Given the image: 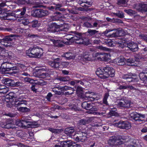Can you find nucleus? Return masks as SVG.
<instances>
[{
	"label": "nucleus",
	"instance_id": "nucleus-1",
	"mask_svg": "<svg viewBox=\"0 0 147 147\" xmlns=\"http://www.w3.org/2000/svg\"><path fill=\"white\" fill-rule=\"evenodd\" d=\"M64 133L76 141L83 142L86 139L87 134L85 133L80 132L76 134V131L73 127L65 128Z\"/></svg>",
	"mask_w": 147,
	"mask_h": 147
},
{
	"label": "nucleus",
	"instance_id": "nucleus-2",
	"mask_svg": "<svg viewBox=\"0 0 147 147\" xmlns=\"http://www.w3.org/2000/svg\"><path fill=\"white\" fill-rule=\"evenodd\" d=\"M19 66L21 68V70L16 67H12V64L11 63L4 62L2 64L1 67L0 72L2 74H5L7 73V71L12 70V71L11 72V73L15 74L21 72L22 69L24 70L26 69L25 66L23 65L20 64Z\"/></svg>",
	"mask_w": 147,
	"mask_h": 147
},
{
	"label": "nucleus",
	"instance_id": "nucleus-3",
	"mask_svg": "<svg viewBox=\"0 0 147 147\" xmlns=\"http://www.w3.org/2000/svg\"><path fill=\"white\" fill-rule=\"evenodd\" d=\"M96 74L102 79H106L114 76L115 70L113 68L106 67L104 68H98L96 71Z\"/></svg>",
	"mask_w": 147,
	"mask_h": 147
},
{
	"label": "nucleus",
	"instance_id": "nucleus-4",
	"mask_svg": "<svg viewBox=\"0 0 147 147\" xmlns=\"http://www.w3.org/2000/svg\"><path fill=\"white\" fill-rule=\"evenodd\" d=\"M103 53L102 52L94 53L92 54V57L91 55L88 54V53H86L84 54L83 57L80 59L84 61H92L95 59H97L100 61H102Z\"/></svg>",
	"mask_w": 147,
	"mask_h": 147
},
{
	"label": "nucleus",
	"instance_id": "nucleus-5",
	"mask_svg": "<svg viewBox=\"0 0 147 147\" xmlns=\"http://www.w3.org/2000/svg\"><path fill=\"white\" fill-rule=\"evenodd\" d=\"M114 43L118 46L121 48H123L127 45V47L133 51H135L138 49V45L133 42H129L127 45L125 41L124 40L119 39L114 41Z\"/></svg>",
	"mask_w": 147,
	"mask_h": 147
},
{
	"label": "nucleus",
	"instance_id": "nucleus-6",
	"mask_svg": "<svg viewBox=\"0 0 147 147\" xmlns=\"http://www.w3.org/2000/svg\"><path fill=\"white\" fill-rule=\"evenodd\" d=\"M126 138L124 136H114L109 140L108 143L111 146H116L123 143L125 142Z\"/></svg>",
	"mask_w": 147,
	"mask_h": 147
},
{
	"label": "nucleus",
	"instance_id": "nucleus-7",
	"mask_svg": "<svg viewBox=\"0 0 147 147\" xmlns=\"http://www.w3.org/2000/svg\"><path fill=\"white\" fill-rule=\"evenodd\" d=\"M43 50L41 49L34 47L26 51V55L30 57L39 58L42 55Z\"/></svg>",
	"mask_w": 147,
	"mask_h": 147
},
{
	"label": "nucleus",
	"instance_id": "nucleus-8",
	"mask_svg": "<svg viewBox=\"0 0 147 147\" xmlns=\"http://www.w3.org/2000/svg\"><path fill=\"white\" fill-rule=\"evenodd\" d=\"M15 94L13 93H9V96L10 99H13L14 103L12 104V106L17 107L21 106L22 104L26 105V101L23 100L20 96V97H16L15 96Z\"/></svg>",
	"mask_w": 147,
	"mask_h": 147
},
{
	"label": "nucleus",
	"instance_id": "nucleus-9",
	"mask_svg": "<svg viewBox=\"0 0 147 147\" xmlns=\"http://www.w3.org/2000/svg\"><path fill=\"white\" fill-rule=\"evenodd\" d=\"M69 41L71 42H75L78 44H86L87 43V39L83 38L82 35L80 34L69 38H67Z\"/></svg>",
	"mask_w": 147,
	"mask_h": 147
},
{
	"label": "nucleus",
	"instance_id": "nucleus-10",
	"mask_svg": "<svg viewBox=\"0 0 147 147\" xmlns=\"http://www.w3.org/2000/svg\"><path fill=\"white\" fill-rule=\"evenodd\" d=\"M59 59V58H57L54 61L49 62V64L52 67L58 69L65 67L68 65V63L66 62H60Z\"/></svg>",
	"mask_w": 147,
	"mask_h": 147
},
{
	"label": "nucleus",
	"instance_id": "nucleus-11",
	"mask_svg": "<svg viewBox=\"0 0 147 147\" xmlns=\"http://www.w3.org/2000/svg\"><path fill=\"white\" fill-rule=\"evenodd\" d=\"M114 31H116L115 33H113L112 34H109L108 35H107V36L109 37L112 38L118 36H123L125 35L124 31L121 28L119 29H116L112 30L111 29H107L104 32V33L105 35H107L109 32Z\"/></svg>",
	"mask_w": 147,
	"mask_h": 147
},
{
	"label": "nucleus",
	"instance_id": "nucleus-12",
	"mask_svg": "<svg viewBox=\"0 0 147 147\" xmlns=\"http://www.w3.org/2000/svg\"><path fill=\"white\" fill-rule=\"evenodd\" d=\"M26 11V8L23 7L22 8L17 9L14 12L15 13L11 12V13H10L9 15H11V16H13V18L12 20H17V19H19L22 18L24 17Z\"/></svg>",
	"mask_w": 147,
	"mask_h": 147
},
{
	"label": "nucleus",
	"instance_id": "nucleus-13",
	"mask_svg": "<svg viewBox=\"0 0 147 147\" xmlns=\"http://www.w3.org/2000/svg\"><path fill=\"white\" fill-rule=\"evenodd\" d=\"M16 121L8 119L6 122L3 124L1 123V126L3 128L9 129L15 128H16V126H17L16 124Z\"/></svg>",
	"mask_w": 147,
	"mask_h": 147
},
{
	"label": "nucleus",
	"instance_id": "nucleus-14",
	"mask_svg": "<svg viewBox=\"0 0 147 147\" xmlns=\"http://www.w3.org/2000/svg\"><path fill=\"white\" fill-rule=\"evenodd\" d=\"M114 125L115 126L122 129H128L131 127L130 123L127 121H120L114 123Z\"/></svg>",
	"mask_w": 147,
	"mask_h": 147
},
{
	"label": "nucleus",
	"instance_id": "nucleus-15",
	"mask_svg": "<svg viewBox=\"0 0 147 147\" xmlns=\"http://www.w3.org/2000/svg\"><path fill=\"white\" fill-rule=\"evenodd\" d=\"M123 79L127 80L128 82H137V76L135 74L131 73L123 74L122 77Z\"/></svg>",
	"mask_w": 147,
	"mask_h": 147
},
{
	"label": "nucleus",
	"instance_id": "nucleus-16",
	"mask_svg": "<svg viewBox=\"0 0 147 147\" xmlns=\"http://www.w3.org/2000/svg\"><path fill=\"white\" fill-rule=\"evenodd\" d=\"M130 100H128L125 97H123L118 103V106L125 108L129 107L131 104Z\"/></svg>",
	"mask_w": 147,
	"mask_h": 147
},
{
	"label": "nucleus",
	"instance_id": "nucleus-17",
	"mask_svg": "<svg viewBox=\"0 0 147 147\" xmlns=\"http://www.w3.org/2000/svg\"><path fill=\"white\" fill-rule=\"evenodd\" d=\"M130 116L135 120L139 122L142 121L144 120L142 119L145 118L144 115L138 113L136 112L131 114Z\"/></svg>",
	"mask_w": 147,
	"mask_h": 147
},
{
	"label": "nucleus",
	"instance_id": "nucleus-18",
	"mask_svg": "<svg viewBox=\"0 0 147 147\" xmlns=\"http://www.w3.org/2000/svg\"><path fill=\"white\" fill-rule=\"evenodd\" d=\"M60 41L57 39H49L45 40L44 43L45 44L48 45H52L53 44L55 46H58L59 45Z\"/></svg>",
	"mask_w": 147,
	"mask_h": 147
},
{
	"label": "nucleus",
	"instance_id": "nucleus-19",
	"mask_svg": "<svg viewBox=\"0 0 147 147\" xmlns=\"http://www.w3.org/2000/svg\"><path fill=\"white\" fill-rule=\"evenodd\" d=\"M95 94L93 92L88 91L82 96V98L85 99H88L91 101H93L95 99Z\"/></svg>",
	"mask_w": 147,
	"mask_h": 147
},
{
	"label": "nucleus",
	"instance_id": "nucleus-20",
	"mask_svg": "<svg viewBox=\"0 0 147 147\" xmlns=\"http://www.w3.org/2000/svg\"><path fill=\"white\" fill-rule=\"evenodd\" d=\"M16 36V35L13 34L10 35L9 36H6L9 37V38L11 40H5L3 46L6 47L13 46V44L11 42V41H12L13 39L15 40V38L13 37Z\"/></svg>",
	"mask_w": 147,
	"mask_h": 147
},
{
	"label": "nucleus",
	"instance_id": "nucleus-21",
	"mask_svg": "<svg viewBox=\"0 0 147 147\" xmlns=\"http://www.w3.org/2000/svg\"><path fill=\"white\" fill-rule=\"evenodd\" d=\"M58 25L53 23L48 26L47 28V31L50 32H54L58 31Z\"/></svg>",
	"mask_w": 147,
	"mask_h": 147
},
{
	"label": "nucleus",
	"instance_id": "nucleus-22",
	"mask_svg": "<svg viewBox=\"0 0 147 147\" xmlns=\"http://www.w3.org/2000/svg\"><path fill=\"white\" fill-rule=\"evenodd\" d=\"M36 12V16L38 17H42L49 14L48 11L45 10L38 9Z\"/></svg>",
	"mask_w": 147,
	"mask_h": 147
},
{
	"label": "nucleus",
	"instance_id": "nucleus-23",
	"mask_svg": "<svg viewBox=\"0 0 147 147\" xmlns=\"http://www.w3.org/2000/svg\"><path fill=\"white\" fill-rule=\"evenodd\" d=\"M135 8L139 11H147V5L141 3L137 4Z\"/></svg>",
	"mask_w": 147,
	"mask_h": 147
},
{
	"label": "nucleus",
	"instance_id": "nucleus-24",
	"mask_svg": "<svg viewBox=\"0 0 147 147\" xmlns=\"http://www.w3.org/2000/svg\"><path fill=\"white\" fill-rule=\"evenodd\" d=\"M2 82L8 86H13L14 84V80L8 78H4L2 80Z\"/></svg>",
	"mask_w": 147,
	"mask_h": 147
},
{
	"label": "nucleus",
	"instance_id": "nucleus-25",
	"mask_svg": "<svg viewBox=\"0 0 147 147\" xmlns=\"http://www.w3.org/2000/svg\"><path fill=\"white\" fill-rule=\"evenodd\" d=\"M59 31H67L68 30L69 28V25L67 24L63 23L60 25H58Z\"/></svg>",
	"mask_w": 147,
	"mask_h": 147
},
{
	"label": "nucleus",
	"instance_id": "nucleus-26",
	"mask_svg": "<svg viewBox=\"0 0 147 147\" xmlns=\"http://www.w3.org/2000/svg\"><path fill=\"white\" fill-rule=\"evenodd\" d=\"M28 121L26 120H17L16 124L19 126L25 127L28 125Z\"/></svg>",
	"mask_w": 147,
	"mask_h": 147
},
{
	"label": "nucleus",
	"instance_id": "nucleus-27",
	"mask_svg": "<svg viewBox=\"0 0 147 147\" xmlns=\"http://www.w3.org/2000/svg\"><path fill=\"white\" fill-rule=\"evenodd\" d=\"M140 77L142 79L145 83H147V70H143L139 75Z\"/></svg>",
	"mask_w": 147,
	"mask_h": 147
},
{
	"label": "nucleus",
	"instance_id": "nucleus-28",
	"mask_svg": "<svg viewBox=\"0 0 147 147\" xmlns=\"http://www.w3.org/2000/svg\"><path fill=\"white\" fill-rule=\"evenodd\" d=\"M125 59L123 57H119L116 59V61L118 65H122L125 63Z\"/></svg>",
	"mask_w": 147,
	"mask_h": 147
},
{
	"label": "nucleus",
	"instance_id": "nucleus-29",
	"mask_svg": "<svg viewBox=\"0 0 147 147\" xmlns=\"http://www.w3.org/2000/svg\"><path fill=\"white\" fill-rule=\"evenodd\" d=\"M92 118H89L86 119H82L78 122L80 125H85L90 122L92 119Z\"/></svg>",
	"mask_w": 147,
	"mask_h": 147
},
{
	"label": "nucleus",
	"instance_id": "nucleus-30",
	"mask_svg": "<svg viewBox=\"0 0 147 147\" xmlns=\"http://www.w3.org/2000/svg\"><path fill=\"white\" fill-rule=\"evenodd\" d=\"M11 12L6 13L4 12V11H2L0 13V18L1 20H7V16H11V15H9Z\"/></svg>",
	"mask_w": 147,
	"mask_h": 147
},
{
	"label": "nucleus",
	"instance_id": "nucleus-31",
	"mask_svg": "<svg viewBox=\"0 0 147 147\" xmlns=\"http://www.w3.org/2000/svg\"><path fill=\"white\" fill-rule=\"evenodd\" d=\"M82 106L83 108L88 110L92 107V105L90 102L86 101L82 103Z\"/></svg>",
	"mask_w": 147,
	"mask_h": 147
},
{
	"label": "nucleus",
	"instance_id": "nucleus-32",
	"mask_svg": "<svg viewBox=\"0 0 147 147\" xmlns=\"http://www.w3.org/2000/svg\"><path fill=\"white\" fill-rule=\"evenodd\" d=\"M17 21L20 22L24 25H27L29 23L28 20L26 19L24 17H23L22 18L17 19Z\"/></svg>",
	"mask_w": 147,
	"mask_h": 147
},
{
	"label": "nucleus",
	"instance_id": "nucleus-33",
	"mask_svg": "<svg viewBox=\"0 0 147 147\" xmlns=\"http://www.w3.org/2000/svg\"><path fill=\"white\" fill-rule=\"evenodd\" d=\"M64 57L67 59H74L75 56L71 53H65Z\"/></svg>",
	"mask_w": 147,
	"mask_h": 147
},
{
	"label": "nucleus",
	"instance_id": "nucleus-34",
	"mask_svg": "<svg viewBox=\"0 0 147 147\" xmlns=\"http://www.w3.org/2000/svg\"><path fill=\"white\" fill-rule=\"evenodd\" d=\"M89 111L88 112L89 114H97L98 113H96L95 111H97V109L95 107H92L89 109Z\"/></svg>",
	"mask_w": 147,
	"mask_h": 147
},
{
	"label": "nucleus",
	"instance_id": "nucleus-35",
	"mask_svg": "<svg viewBox=\"0 0 147 147\" xmlns=\"http://www.w3.org/2000/svg\"><path fill=\"white\" fill-rule=\"evenodd\" d=\"M52 72L50 71L49 73H41L39 75V77L42 78H45L47 77H49L50 76L51 74H52Z\"/></svg>",
	"mask_w": 147,
	"mask_h": 147
},
{
	"label": "nucleus",
	"instance_id": "nucleus-36",
	"mask_svg": "<svg viewBox=\"0 0 147 147\" xmlns=\"http://www.w3.org/2000/svg\"><path fill=\"white\" fill-rule=\"evenodd\" d=\"M49 130L52 133L55 134H59L63 131L61 129H55L51 128H49Z\"/></svg>",
	"mask_w": 147,
	"mask_h": 147
},
{
	"label": "nucleus",
	"instance_id": "nucleus-37",
	"mask_svg": "<svg viewBox=\"0 0 147 147\" xmlns=\"http://www.w3.org/2000/svg\"><path fill=\"white\" fill-rule=\"evenodd\" d=\"M111 55L109 54L104 53L102 61H108L110 59Z\"/></svg>",
	"mask_w": 147,
	"mask_h": 147
},
{
	"label": "nucleus",
	"instance_id": "nucleus-38",
	"mask_svg": "<svg viewBox=\"0 0 147 147\" xmlns=\"http://www.w3.org/2000/svg\"><path fill=\"white\" fill-rule=\"evenodd\" d=\"M33 5H35L33 7H39L40 5L42 3L40 0H33Z\"/></svg>",
	"mask_w": 147,
	"mask_h": 147
},
{
	"label": "nucleus",
	"instance_id": "nucleus-39",
	"mask_svg": "<svg viewBox=\"0 0 147 147\" xmlns=\"http://www.w3.org/2000/svg\"><path fill=\"white\" fill-rule=\"evenodd\" d=\"M125 59V61H127V62L129 64V65H134V64H133L135 62V60L134 59H133L132 58H130L129 59Z\"/></svg>",
	"mask_w": 147,
	"mask_h": 147
},
{
	"label": "nucleus",
	"instance_id": "nucleus-40",
	"mask_svg": "<svg viewBox=\"0 0 147 147\" xmlns=\"http://www.w3.org/2000/svg\"><path fill=\"white\" fill-rule=\"evenodd\" d=\"M57 80L62 82H66L69 80V77L66 76L65 77H60L57 78Z\"/></svg>",
	"mask_w": 147,
	"mask_h": 147
},
{
	"label": "nucleus",
	"instance_id": "nucleus-41",
	"mask_svg": "<svg viewBox=\"0 0 147 147\" xmlns=\"http://www.w3.org/2000/svg\"><path fill=\"white\" fill-rule=\"evenodd\" d=\"M98 32V31H97L95 30L91 29H88L87 31V33L90 36L94 35Z\"/></svg>",
	"mask_w": 147,
	"mask_h": 147
},
{
	"label": "nucleus",
	"instance_id": "nucleus-42",
	"mask_svg": "<svg viewBox=\"0 0 147 147\" xmlns=\"http://www.w3.org/2000/svg\"><path fill=\"white\" fill-rule=\"evenodd\" d=\"M113 14L120 18H123L124 17L123 13L121 11H119L116 13H114Z\"/></svg>",
	"mask_w": 147,
	"mask_h": 147
},
{
	"label": "nucleus",
	"instance_id": "nucleus-43",
	"mask_svg": "<svg viewBox=\"0 0 147 147\" xmlns=\"http://www.w3.org/2000/svg\"><path fill=\"white\" fill-rule=\"evenodd\" d=\"M11 39L9 36H5L4 38L0 40V45H3L4 42L5 40H10Z\"/></svg>",
	"mask_w": 147,
	"mask_h": 147
},
{
	"label": "nucleus",
	"instance_id": "nucleus-44",
	"mask_svg": "<svg viewBox=\"0 0 147 147\" xmlns=\"http://www.w3.org/2000/svg\"><path fill=\"white\" fill-rule=\"evenodd\" d=\"M60 89L63 90H71L73 92L74 91V89L70 87L67 86H65L63 87L60 88Z\"/></svg>",
	"mask_w": 147,
	"mask_h": 147
},
{
	"label": "nucleus",
	"instance_id": "nucleus-45",
	"mask_svg": "<svg viewBox=\"0 0 147 147\" xmlns=\"http://www.w3.org/2000/svg\"><path fill=\"white\" fill-rule=\"evenodd\" d=\"M125 11L130 15H132L136 13V12L131 9L125 10Z\"/></svg>",
	"mask_w": 147,
	"mask_h": 147
},
{
	"label": "nucleus",
	"instance_id": "nucleus-46",
	"mask_svg": "<svg viewBox=\"0 0 147 147\" xmlns=\"http://www.w3.org/2000/svg\"><path fill=\"white\" fill-rule=\"evenodd\" d=\"M109 94L108 93L105 94L104 98L103 99V102L106 105H107V99L109 96Z\"/></svg>",
	"mask_w": 147,
	"mask_h": 147
},
{
	"label": "nucleus",
	"instance_id": "nucleus-47",
	"mask_svg": "<svg viewBox=\"0 0 147 147\" xmlns=\"http://www.w3.org/2000/svg\"><path fill=\"white\" fill-rule=\"evenodd\" d=\"M40 24L38 23V22L37 20H34L33 21L32 23V27L35 28L39 27Z\"/></svg>",
	"mask_w": 147,
	"mask_h": 147
},
{
	"label": "nucleus",
	"instance_id": "nucleus-48",
	"mask_svg": "<svg viewBox=\"0 0 147 147\" xmlns=\"http://www.w3.org/2000/svg\"><path fill=\"white\" fill-rule=\"evenodd\" d=\"M133 142L134 143V145L135 147H138L141 145L140 141L138 140H134L133 141Z\"/></svg>",
	"mask_w": 147,
	"mask_h": 147
},
{
	"label": "nucleus",
	"instance_id": "nucleus-49",
	"mask_svg": "<svg viewBox=\"0 0 147 147\" xmlns=\"http://www.w3.org/2000/svg\"><path fill=\"white\" fill-rule=\"evenodd\" d=\"M83 26L88 28H93L92 25L88 22H84L83 24Z\"/></svg>",
	"mask_w": 147,
	"mask_h": 147
},
{
	"label": "nucleus",
	"instance_id": "nucleus-50",
	"mask_svg": "<svg viewBox=\"0 0 147 147\" xmlns=\"http://www.w3.org/2000/svg\"><path fill=\"white\" fill-rule=\"evenodd\" d=\"M55 9L56 10H60L61 11H63L64 10V9H61L60 8L61 7V5L60 4H56L55 5Z\"/></svg>",
	"mask_w": 147,
	"mask_h": 147
},
{
	"label": "nucleus",
	"instance_id": "nucleus-51",
	"mask_svg": "<svg viewBox=\"0 0 147 147\" xmlns=\"http://www.w3.org/2000/svg\"><path fill=\"white\" fill-rule=\"evenodd\" d=\"M13 86H23V84L20 82H14V84Z\"/></svg>",
	"mask_w": 147,
	"mask_h": 147
},
{
	"label": "nucleus",
	"instance_id": "nucleus-52",
	"mask_svg": "<svg viewBox=\"0 0 147 147\" xmlns=\"http://www.w3.org/2000/svg\"><path fill=\"white\" fill-rule=\"evenodd\" d=\"M139 37L143 40H144L147 42V35L144 34L140 35Z\"/></svg>",
	"mask_w": 147,
	"mask_h": 147
},
{
	"label": "nucleus",
	"instance_id": "nucleus-53",
	"mask_svg": "<svg viewBox=\"0 0 147 147\" xmlns=\"http://www.w3.org/2000/svg\"><path fill=\"white\" fill-rule=\"evenodd\" d=\"M24 80L26 82H28L30 83H32L34 81V80L27 77L25 78Z\"/></svg>",
	"mask_w": 147,
	"mask_h": 147
},
{
	"label": "nucleus",
	"instance_id": "nucleus-54",
	"mask_svg": "<svg viewBox=\"0 0 147 147\" xmlns=\"http://www.w3.org/2000/svg\"><path fill=\"white\" fill-rule=\"evenodd\" d=\"M60 89V88L59 87H58V88H53L52 90V91L54 92H55L56 94H57L58 95H59L61 94V92H58L57 90V89Z\"/></svg>",
	"mask_w": 147,
	"mask_h": 147
},
{
	"label": "nucleus",
	"instance_id": "nucleus-55",
	"mask_svg": "<svg viewBox=\"0 0 147 147\" xmlns=\"http://www.w3.org/2000/svg\"><path fill=\"white\" fill-rule=\"evenodd\" d=\"M13 54L10 51H7L6 52L5 55L7 56H8L9 57H12L13 55Z\"/></svg>",
	"mask_w": 147,
	"mask_h": 147
},
{
	"label": "nucleus",
	"instance_id": "nucleus-56",
	"mask_svg": "<svg viewBox=\"0 0 147 147\" xmlns=\"http://www.w3.org/2000/svg\"><path fill=\"white\" fill-rule=\"evenodd\" d=\"M27 4L33 5V0H23Z\"/></svg>",
	"mask_w": 147,
	"mask_h": 147
},
{
	"label": "nucleus",
	"instance_id": "nucleus-57",
	"mask_svg": "<svg viewBox=\"0 0 147 147\" xmlns=\"http://www.w3.org/2000/svg\"><path fill=\"white\" fill-rule=\"evenodd\" d=\"M60 144L61 145L62 147H68L67 145V143L66 142V141L61 142Z\"/></svg>",
	"mask_w": 147,
	"mask_h": 147
},
{
	"label": "nucleus",
	"instance_id": "nucleus-58",
	"mask_svg": "<svg viewBox=\"0 0 147 147\" xmlns=\"http://www.w3.org/2000/svg\"><path fill=\"white\" fill-rule=\"evenodd\" d=\"M96 48L98 49L103 51H107V48L105 47H104L102 46H99L97 47H96Z\"/></svg>",
	"mask_w": 147,
	"mask_h": 147
},
{
	"label": "nucleus",
	"instance_id": "nucleus-59",
	"mask_svg": "<svg viewBox=\"0 0 147 147\" xmlns=\"http://www.w3.org/2000/svg\"><path fill=\"white\" fill-rule=\"evenodd\" d=\"M66 142L67 143V145L68 147H72L73 144L72 141L71 140L66 141Z\"/></svg>",
	"mask_w": 147,
	"mask_h": 147
},
{
	"label": "nucleus",
	"instance_id": "nucleus-60",
	"mask_svg": "<svg viewBox=\"0 0 147 147\" xmlns=\"http://www.w3.org/2000/svg\"><path fill=\"white\" fill-rule=\"evenodd\" d=\"M116 112L113 111H110L109 113V115H108V117H110L111 116H115V115Z\"/></svg>",
	"mask_w": 147,
	"mask_h": 147
},
{
	"label": "nucleus",
	"instance_id": "nucleus-61",
	"mask_svg": "<svg viewBox=\"0 0 147 147\" xmlns=\"http://www.w3.org/2000/svg\"><path fill=\"white\" fill-rule=\"evenodd\" d=\"M28 36L31 38H37L39 37V36L37 35L30 34L28 35Z\"/></svg>",
	"mask_w": 147,
	"mask_h": 147
},
{
	"label": "nucleus",
	"instance_id": "nucleus-62",
	"mask_svg": "<svg viewBox=\"0 0 147 147\" xmlns=\"http://www.w3.org/2000/svg\"><path fill=\"white\" fill-rule=\"evenodd\" d=\"M52 94L49 92L48 93L47 96V99L49 101H50L51 100V98L52 96Z\"/></svg>",
	"mask_w": 147,
	"mask_h": 147
},
{
	"label": "nucleus",
	"instance_id": "nucleus-63",
	"mask_svg": "<svg viewBox=\"0 0 147 147\" xmlns=\"http://www.w3.org/2000/svg\"><path fill=\"white\" fill-rule=\"evenodd\" d=\"M83 88L81 87L78 86L76 89V92L77 93L79 92L82 93L81 92L82 91Z\"/></svg>",
	"mask_w": 147,
	"mask_h": 147
},
{
	"label": "nucleus",
	"instance_id": "nucleus-64",
	"mask_svg": "<svg viewBox=\"0 0 147 147\" xmlns=\"http://www.w3.org/2000/svg\"><path fill=\"white\" fill-rule=\"evenodd\" d=\"M8 91V88L2 90H0V92L3 94H5Z\"/></svg>",
	"mask_w": 147,
	"mask_h": 147
}]
</instances>
